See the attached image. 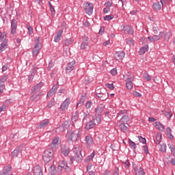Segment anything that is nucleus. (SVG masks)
Listing matches in <instances>:
<instances>
[{
  "mask_svg": "<svg viewBox=\"0 0 175 175\" xmlns=\"http://www.w3.org/2000/svg\"><path fill=\"white\" fill-rule=\"evenodd\" d=\"M92 106V102L88 101L85 104L86 109H91V107Z\"/></svg>",
  "mask_w": 175,
  "mask_h": 175,
  "instance_id": "obj_60",
  "label": "nucleus"
},
{
  "mask_svg": "<svg viewBox=\"0 0 175 175\" xmlns=\"http://www.w3.org/2000/svg\"><path fill=\"white\" fill-rule=\"evenodd\" d=\"M16 31H17V21L13 18L11 20V33H12V35H14L16 34Z\"/></svg>",
  "mask_w": 175,
  "mask_h": 175,
  "instance_id": "obj_13",
  "label": "nucleus"
},
{
  "mask_svg": "<svg viewBox=\"0 0 175 175\" xmlns=\"http://www.w3.org/2000/svg\"><path fill=\"white\" fill-rule=\"evenodd\" d=\"M93 119L94 120V122L96 121V124H97L98 125V124H100V121H101V117L100 115H96L95 118H93Z\"/></svg>",
  "mask_w": 175,
  "mask_h": 175,
  "instance_id": "obj_43",
  "label": "nucleus"
},
{
  "mask_svg": "<svg viewBox=\"0 0 175 175\" xmlns=\"http://www.w3.org/2000/svg\"><path fill=\"white\" fill-rule=\"evenodd\" d=\"M49 147V148H51V150L53 151V152H54V151L58 148V145H55V144L51 143Z\"/></svg>",
  "mask_w": 175,
  "mask_h": 175,
  "instance_id": "obj_47",
  "label": "nucleus"
},
{
  "mask_svg": "<svg viewBox=\"0 0 175 175\" xmlns=\"http://www.w3.org/2000/svg\"><path fill=\"white\" fill-rule=\"evenodd\" d=\"M132 81H133V79L132 78L126 79V87L127 90H132V88H133V84L132 83Z\"/></svg>",
  "mask_w": 175,
  "mask_h": 175,
  "instance_id": "obj_24",
  "label": "nucleus"
},
{
  "mask_svg": "<svg viewBox=\"0 0 175 175\" xmlns=\"http://www.w3.org/2000/svg\"><path fill=\"white\" fill-rule=\"evenodd\" d=\"M88 40H90V38H88V37L85 36H82V42L88 43Z\"/></svg>",
  "mask_w": 175,
  "mask_h": 175,
  "instance_id": "obj_58",
  "label": "nucleus"
},
{
  "mask_svg": "<svg viewBox=\"0 0 175 175\" xmlns=\"http://www.w3.org/2000/svg\"><path fill=\"white\" fill-rule=\"evenodd\" d=\"M60 152L64 157H68L69 156V153L70 152V149L68 146H66V145L62 144L60 146Z\"/></svg>",
  "mask_w": 175,
  "mask_h": 175,
  "instance_id": "obj_10",
  "label": "nucleus"
},
{
  "mask_svg": "<svg viewBox=\"0 0 175 175\" xmlns=\"http://www.w3.org/2000/svg\"><path fill=\"white\" fill-rule=\"evenodd\" d=\"M19 154H21V152L18 149H15L12 152V158H17V157H18Z\"/></svg>",
  "mask_w": 175,
  "mask_h": 175,
  "instance_id": "obj_36",
  "label": "nucleus"
},
{
  "mask_svg": "<svg viewBox=\"0 0 175 175\" xmlns=\"http://www.w3.org/2000/svg\"><path fill=\"white\" fill-rule=\"evenodd\" d=\"M1 175H12V167L10 166L4 167L2 172H1Z\"/></svg>",
  "mask_w": 175,
  "mask_h": 175,
  "instance_id": "obj_18",
  "label": "nucleus"
},
{
  "mask_svg": "<svg viewBox=\"0 0 175 175\" xmlns=\"http://www.w3.org/2000/svg\"><path fill=\"white\" fill-rule=\"evenodd\" d=\"M31 100L36 102L40 99V94H34L30 97Z\"/></svg>",
  "mask_w": 175,
  "mask_h": 175,
  "instance_id": "obj_29",
  "label": "nucleus"
},
{
  "mask_svg": "<svg viewBox=\"0 0 175 175\" xmlns=\"http://www.w3.org/2000/svg\"><path fill=\"white\" fill-rule=\"evenodd\" d=\"M74 157L75 158L76 162L80 163L83 161V155L81 154V149L80 148H75L73 150Z\"/></svg>",
  "mask_w": 175,
  "mask_h": 175,
  "instance_id": "obj_5",
  "label": "nucleus"
},
{
  "mask_svg": "<svg viewBox=\"0 0 175 175\" xmlns=\"http://www.w3.org/2000/svg\"><path fill=\"white\" fill-rule=\"evenodd\" d=\"M104 5H105L106 8H108L110 9L113 6V3H111L110 1H107L105 3Z\"/></svg>",
  "mask_w": 175,
  "mask_h": 175,
  "instance_id": "obj_59",
  "label": "nucleus"
},
{
  "mask_svg": "<svg viewBox=\"0 0 175 175\" xmlns=\"http://www.w3.org/2000/svg\"><path fill=\"white\" fill-rule=\"evenodd\" d=\"M79 137V133L76 132V131L70 130L67 131L66 133V139L68 142H75L77 140Z\"/></svg>",
  "mask_w": 175,
  "mask_h": 175,
  "instance_id": "obj_4",
  "label": "nucleus"
},
{
  "mask_svg": "<svg viewBox=\"0 0 175 175\" xmlns=\"http://www.w3.org/2000/svg\"><path fill=\"white\" fill-rule=\"evenodd\" d=\"M166 132L168 139H170V140H173V139H174V136L172 135V129H170V127H167L166 129Z\"/></svg>",
  "mask_w": 175,
  "mask_h": 175,
  "instance_id": "obj_30",
  "label": "nucleus"
},
{
  "mask_svg": "<svg viewBox=\"0 0 175 175\" xmlns=\"http://www.w3.org/2000/svg\"><path fill=\"white\" fill-rule=\"evenodd\" d=\"M95 155H96V153L95 152V151H93L90 155L88 156L85 159V162H86L87 163L91 162V161H92V159H94V158L95 157Z\"/></svg>",
  "mask_w": 175,
  "mask_h": 175,
  "instance_id": "obj_25",
  "label": "nucleus"
},
{
  "mask_svg": "<svg viewBox=\"0 0 175 175\" xmlns=\"http://www.w3.org/2000/svg\"><path fill=\"white\" fill-rule=\"evenodd\" d=\"M168 147L170 149L172 155H173V157H175V147H174V146L173 144H169Z\"/></svg>",
  "mask_w": 175,
  "mask_h": 175,
  "instance_id": "obj_38",
  "label": "nucleus"
},
{
  "mask_svg": "<svg viewBox=\"0 0 175 175\" xmlns=\"http://www.w3.org/2000/svg\"><path fill=\"white\" fill-rule=\"evenodd\" d=\"M50 124V120L49 119H45L42 121H41L39 124V128L40 129H44L47 125Z\"/></svg>",
  "mask_w": 175,
  "mask_h": 175,
  "instance_id": "obj_21",
  "label": "nucleus"
},
{
  "mask_svg": "<svg viewBox=\"0 0 175 175\" xmlns=\"http://www.w3.org/2000/svg\"><path fill=\"white\" fill-rule=\"evenodd\" d=\"M95 125H96V123L95 122V119H92V120L86 123L85 129L90 131V129H92V128H94Z\"/></svg>",
  "mask_w": 175,
  "mask_h": 175,
  "instance_id": "obj_19",
  "label": "nucleus"
},
{
  "mask_svg": "<svg viewBox=\"0 0 175 175\" xmlns=\"http://www.w3.org/2000/svg\"><path fill=\"white\" fill-rule=\"evenodd\" d=\"M95 93L98 98H101V100H106L109 98V93H107V91L105 88H96Z\"/></svg>",
  "mask_w": 175,
  "mask_h": 175,
  "instance_id": "obj_3",
  "label": "nucleus"
},
{
  "mask_svg": "<svg viewBox=\"0 0 175 175\" xmlns=\"http://www.w3.org/2000/svg\"><path fill=\"white\" fill-rule=\"evenodd\" d=\"M104 21H110V20H113L114 18V16L113 15H107L105 16H104Z\"/></svg>",
  "mask_w": 175,
  "mask_h": 175,
  "instance_id": "obj_49",
  "label": "nucleus"
},
{
  "mask_svg": "<svg viewBox=\"0 0 175 175\" xmlns=\"http://www.w3.org/2000/svg\"><path fill=\"white\" fill-rule=\"evenodd\" d=\"M154 140V143L156 144H160L161 141L162 140V135L161 134H157Z\"/></svg>",
  "mask_w": 175,
  "mask_h": 175,
  "instance_id": "obj_33",
  "label": "nucleus"
},
{
  "mask_svg": "<svg viewBox=\"0 0 175 175\" xmlns=\"http://www.w3.org/2000/svg\"><path fill=\"white\" fill-rule=\"evenodd\" d=\"M57 169L58 170H62V169H64V170H66L67 172L70 171V167L68 165V163L65 161H59Z\"/></svg>",
  "mask_w": 175,
  "mask_h": 175,
  "instance_id": "obj_9",
  "label": "nucleus"
},
{
  "mask_svg": "<svg viewBox=\"0 0 175 175\" xmlns=\"http://www.w3.org/2000/svg\"><path fill=\"white\" fill-rule=\"evenodd\" d=\"M8 48V42H1L0 44V53L5 51Z\"/></svg>",
  "mask_w": 175,
  "mask_h": 175,
  "instance_id": "obj_35",
  "label": "nucleus"
},
{
  "mask_svg": "<svg viewBox=\"0 0 175 175\" xmlns=\"http://www.w3.org/2000/svg\"><path fill=\"white\" fill-rule=\"evenodd\" d=\"M55 102L54 101V100H51L48 103L47 107H49V109H51V107H53V106H55Z\"/></svg>",
  "mask_w": 175,
  "mask_h": 175,
  "instance_id": "obj_51",
  "label": "nucleus"
},
{
  "mask_svg": "<svg viewBox=\"0 0 175 175\" xmlns=\"http://www.w3.org/2000/svg\"><path fill=\"white\" fill-rule=\"evenodd\" d=\"M54 158V152L51 149L44 150L42 154V159L45 163H49Z\"/></svg>",
  "mask_w": 175,
  "mask_h": 175,
  "instance_id": "obj_2",
  "label": "nucleus"
},
{
  "mask_svg": "<svg viewBox=\"0 0 175 175\" xmlns=\"http://www.w3.org/2000/svg\"><path fill=\"white\" fill-rule=\"evenodd\" d=\"M81 49L82 50H86L87 49H90V45H88V42H82L81 44Z\"/></svg>",
  "mask_w": 175,
  "mask_h": 175,
  "instance_id": "obj_41",
  "label": "nucleus"
},
{
  "mask_svg": "<svg viewBox=\"0 0 175 175\" xmlns=\"http://www.w3.org/2000/svg\"><path fill=\"white\" fill-rule=\"evenodd\" d=\"M147 51H148V45H145V46H142V48H140V49L139 51V55H143V54H146V53H147Z\"/></svg>",
  "mask_w": 175,
  "mask_h": 175,
  "instance_id": "obj_26",
  "label": "nucleus"
},
{
  "mask_svg": "<svg viewBox=\"0 0 175 175\" xmlns=\"http://www.w3.org/2000/svg\"><path fill=\"white\" fill-rule=\"evenodd\" d=\"M164 116L168 120H170V118H172V116H173V114H172V113H170V112L165 111V112H164Z\"/></svg>",
  "mask_w": 175,
  "mask_h": 175,
  "instance_id": "obj_53",
  "label": "nucleus"
},
{
  "mask_svg": "<svg viewBox=\"0 0 175 175\" xmlns=\"http://www.w3.org/2000/svg\"><path fill=\"white\" fill-rule=\"evenodd\" d=\"M43 87V82H40L39 83L36 84L31 88V92L33 94H36L38 92H40V90Z\"/></svg>",
  "mask_w": 175,
  "mask_h": 175,
  "instance_id": "obj_12",
  "label": "nucleus"
},
{
  "mask_svg": "<svg viewBox=\"0 0 175 175\" xmlns=\"http://www.w3.org/2000/svg\"><path fill=\"white\" fill-rule=\"evenodd\" d=\"M125 42L127 44H129V46H133V42L135 41L132 39L127 38L126 39Z\"/></svg>",
  "mask_w": 175,
  "mask_h": 175,
  "instance_id": "obj_54",
  "label": "nucleus"
},
{
  "mask_svg": "<svg viewBox=\"0 0 175 175\" xmlns=\"http://www.w3.org/2000/svg\"><path fill=\"white\" fill-rule=\"evenodd\" d=\"M159 148L161 152H166V144H160Z\"/></svg>",
  "mask_w": 175,
  "mask_h": 175,
  "instance_id": "obj_44",
  "label": "nucleus"
},
{
  "mask_svg": "<svg viewBox=\"0 0 175 175\" xmlns=\"http://www.w3.org/2000/svg\"><path fill=\"white\" fill-rule=\"evenodd\" d=\"M26 28L28 31L29 36H31V35L33 33V28H32V27H31L29 25H26Z\"/></svg>",
  "mask_w": 175,
  "mask_h": 175,
  "instance_id": "obj_39",
  "label": "nucleus"
},
{
  "mask_svg": "<svg viewBox=\"0 0 175 175\" xmlns=\"http://www.w3.org/2000/svg\"><path fill=\"white\" fill-rule=\"evenodd\" d=\"M139 141L140 143H142L143 144H146L147 143V141L146 140V138L142 137V136H137Z\"/></svg>",
  "mask_w": 175,
  "mask_h": 175,
  "instance_id": "obj_52",
  "label": "nucleus"
},
{
  "mask_svg": "<svg viewBox=\"0 0 175 175\" xmlns=\"http://www.w3.org/2000/svg\"><path fill=\"white\" fill-rule=\"evenodd\" d=\"M58 142H59V137H55L53 140H52V144H55L56 146H58Z\"/></svg>",
  "mask_w": 175,
  "mask_h": 175,
  "instance_id": "obj_56",
  "label": "nucleus"
},
{
  "mask_svg": "<svg viewBox=\"0 0 175 175\" xmlns=\"http://www.w3.org/2000/svg\"><path fill=\"white\" fill-rule=\"evenodd\" d=\"M154 124L155 127L159 129V131H161V132H163L165 131V126L162 124L160 122H156Z\"/></svg>",
  "mask_w": 175,
  "mask_h": 175,
  "instance_id": "obj_27",
  "label": "nucleus"
},
{
  "mask_svg": "<svg viewBox=\"0 0 175 175\" xmlns=\"http://www.w3.org/2000/svg\"><path fill=\"white\" fill-rule=\"evenodd\" d=\"M163 36L165 38V40H167V42H169V39L172 37V33L170 31L166 32L165 33H163Z\"/></svg>",
  "mask_w": 175,
  "mask_h": 175,
  "instance_id": "obj_40",
  "label": "nucleus"
},
{
  "mask_svg": "<svg viewBox=\"0 0 175 175\" xmlns=\"http://www.w3.org/2000/svg\"><path fill=\"white\" fill-rule=\"evenodd\" d=\"M83 9L87 14L91 16L94 12V4L87 2L83 5Z\"/></svg>",
  "mask_w": 175,
  "mask_h": 175,
  "instance_id": "obj_7",
  "label": "nucleus"
},
{
  "mask_svg": "<svg viewBox=\"0 0 175 175\" xmlns=\"http://www.w3.org/2000/svg\"><path fill=\"white\" fill-rule=\"evenodd\" d=\"M70 103V100L69 99H66L60 105V109L62 111H65L69 107V104Z\"/></svg>",
  "mask_w": 175,
  "mask_h": 175,
  "instance_id": "obj_14",
  "label": "nucleus"
},
{
  "mask_svg": "<svg viewBox=\"0 0 175 175\" xmlns=\"http://www.w3.org/2000/svg\"><path fill=\"white\" fill-rule=\"evenodd\" d=\"M105 87L109 90H114V85H113V83H106Z\"/></svg>",
  "mask_w": 175,
  "mask_h": 175,
  "instance_id": "obj_57",
  "label": "nucleus"
},
{
  "mask_svg": "<svg viewBox=\"0 0 175 175\" xmlns=\"http://www.w3.org/2000/svg\"><path fill=\"white\" fill-rule=\"evenodd\" d=\"M75 65H76V61L72 60V62H69L66 67V70L68 73H70L72 70L75 69Z\"/></svg>",
  "mask_w": 175,
  "mask_h": 175,
  "instance_id": "obj_17",
  "label": "nucleus"
},
{
  "mask_svg": "<svg viewBox=\"0 0 175 175\" xmlns=\"http://www.w3.org/2000/svg\"><path fill=\"white\" fill-rule=\"evenodd\" d=\"M126 113H128L126 110L120 111L116 116L118 121H120L122 124H128L130 118L129 116L126 115Z\"/></svg>",
  "mask_w": 175,
  "mask_h": 175,
  "instance_id": "obj_1",
  "label": "nucleus"
},
{
  "mask_svg": "<svg viewBox=\"0 0 175 175\" xmlns=\"http://www.w3.org/2000/svg\"><path fill=\"white\" fill-rule=\"evenodd\" d=\"M143 77L146 81H150L151 77L150 76V75H148V73L147 72L144 73Z\"/></svg>",
  "mask_w": 175,
  "mask_h": 175,
  "instance_id": "obj_50",
  "label": "nucleus"
},
{
  "mask_svg": "<svg viewBox=\"0 0 175 175\" xmlns=\"http://www.w3.org/2000/svg\"><path fill=\"white\" fill-rule=\"evenodd\" d=\"M72 40L70 39H66L64 42L63 44L64 46H70V44H72Z\"/></svg>",
  "mask_w": 175,
  "mask_h": 175,
  "instance_id": "obj_45",
  "label": "nucleus"
},
{
  "mask_svg": "<svg viewBox=\"0 0 175 175\" xmlns=\"http://www.w3.org/2000/svg\"><path fill=\"white\" fill-rule=\"evenodd\" d=\"M126 31L128 32V33H130V35H133V33H135L133 29H132V27L131 26H126Z\"/></svg>",
  "mask_w": 175,
  "mask_h": 175,
  "instance_id": "obj_42",
  "label": "nucleus"
},
{
  "mask_svg": "<svg viewBox=\"0 0 175 175\" xmlns=\"http://www.w3.org/2000/svg\"><path fill=\"white\" fill-rule=\"evenodd\" d=\"M9 69V65L8 64H5L4 66L2 67V72H6Z\"/></svg>",
  "mask_w": 175,
  "mask_h": 175,
  "instance_id": "obj_63",
  "label": "nucleus"
},
{
  "mask_svg": "<svg viewBox=\"0 0 175 175\" xmlns=\"http://www.w3.org/2000/svg\"><path fill=\"white\" fill-rule=\"evenodd\" d=\"M39 43H40V41L38 38L36 39L34 47L32 49V54L33 57H38L40 50L42 49V48L39 46Z\"/></svg>",
  "mask_w": 175,
  "mask_h": 175,
  "instance_id": "obj_6",
  "label": "nucleus"
},
{
  "mask_svg": "<svg viewBox=\"0 0 175 175\" xmlns=\"http://www.w3.org/2000/svg\"><path fill=\"white\" fill-rule=\"evenodd\" d=\"M85 143L87 144L88 148H91V146L94 144V139H92V137L90 135H87L85 137Z\"/></svg>",
  "mask_w": 175,
  "mask_h": 175,
  "instance_id": "obj_15",
  "label": "nucleus"
},
{
  "mask_svg": "<svg viewBox=\"0 0 175 175\" xmlns=\"http://www.w3.org/2000/svg\"><path fill=\"white\" fill-rule=\"evenodd\" d=\"M63 33H64V29H59L57 32L56 36H55L54 37V42H55V43H58V42L61 40V38L62 36Z\"/></svg>",
  "mask_w": 175,
  "mask_h": 175,
  "instance_id": "obj_20",
  "label": "nucleus"
},
{
  "mask_svg": "<svg viewBox=\"0 0 175 175\" xmlns=\"http://www.w3.org/2000/svg\"><path fill=\"white\" fill-rule=\"evenodd\" d=\"M163 31H160L159 35H154L153 36V39L154 40V42H157V40H161V39H162V38H163Z\"/></svg>",
  "mask_w": 175,
  "mask_h": 175,
  "instance_id": "obj_32",
  "label": "nucleus"
},
{
  "mask_svg": "<svg viewBox=\"0 0 175 175\" xmlns=\"http://www.w3.org/2000/svg\"><path fill=\"white\" fill-rule=\"evenodd\" d=\"M114 58L116 61H122L125 58V52L118 51L116 52L114 55Z\"/></svg>",
  "mask_w": 175,
  "mask_h": 175,
  "instance_id": "obj_11",
  "label": "nucleus"
},
{
  "mask_svg": "<svg viewBox=\"0 0 175 175\" xmlns=\"http://www.w3.org/2000/svg\"><path fill=\"white\" fill-rule=\"evenodd\" d=\"M142 150L144 152L145 154H148V147L147 146H143Z\"/></svg>",
  "mask_w": 175,
  "mask_h": 175,
  "instance_id": "obj_61",
  "label": "nucleus"
},
{
  "mask_svg": "<svg viewBox=\"0 0 175 175\" xmlns=\"http://www.w3.org/2000/svg\"><path fill=\"white\" fill-rule=\"evenodd\" d=\"M33 172L34 175H43V171H42V167H40V166L39 165H36L34 167Z\"/></svg>",
  "mask_w": 175,
  "mask_h": 175,
  "instance_id": "obj_22",
  "label": "nucleus"
},
{
  "mask_svg": "<svg viewBox=\"0 0 175 175\" xmlns=\"http://www.w3.org/2000/svg\"><path fill=\"white\" fill-rule=\"evenodd\" d=\"M0 42H1V43H8V40H6V34L1 33Z\"/></svg>",
  "mask_w": 175,
  "mask_h": 175,
  "instance_id": "obj_37",
  "label": "nucleus"
},
{
  "mask_svg": "<svg viewBox=\"0 0 175 175\" xmlns=\"http://www.w3.org/2000/svg\"><path fill=\"white\" fill-rule=\"evenodd\" d=\"M87 99L85 94L82 95L80 98L79 103H77L76 109H81L83 105H84V102Z\"/></svg>",
  "mask_w": 175,
  "mask_h": 175,
  "instance_id": "obj_16",
  "label": "nucleus"
},
{
  "mask_svg": "<svg viewBox=\"0 0 175 175\" xmlns=\"http://www.w3.org/2000/svg\"><path fill=\"white\" fill-rule=\"evenodd\" d=\"M8 79H9V76L8 75H3L1 79H0V84H2V83H5V81H8Z\"/></svg>",
  "mask_w": 175,
  "mask_h": 175,
  "instance_id": "obj_48",
  "label": "nucleus"
},
{
  "mask_svg": "<svg viewBox=\"0 0 175 175\" xmlns=\"http://www.w3.org/2000/svg\"><path fill=\"white\" fill-rule=\"evenodd\" d=\"M120 128V131H122V132H124V133H126V132H128V126H126L125 125V123H121L119 125Z\"/></svg>",
  "mask_w": 175,
  "mask_h": 175,
  "instance_id": "obj_34",
  "label": "nucleus"
},
{
  "mask_svg": "<svg viewBox=\"0 0 175 175\" xmlns=\"http://www.w3.org/2000/svg\"><path fill=\"white\" fill-rule=\"evenodd\" d=\"M119 172H120V170L118 169V167H115L113 175H120Z\"/></svg>",
  "mask_w": 175,
  "mask_h": 175,
  "instance_id": "obj_62",
  "label": "nucleus"
},
{
  "mask_svg": "<svg viewBox=\"0 0 175 175\" xmlns=\"http://www.w3.org/2000/svg\"><path fill=\"white\" fill-rule=\"evenodd\" d=\"M134 173L135 175H146L144 169H143L142 167H139V168L134 167Z\"/></svg>",
  "mask_w": 175,
  "mask_h": 175,
  "instance_id": "obj_23",
  "label": "nucleus"
},
{
  "mask_svg": "<svg viewBox=\"0 0 175 175\" xmlns=\"http://www.w3.org/2000/svg\"><path fill=\"white\" fill-rule=\"evenodd\" d=\"M4 90H5V85L3 84L0 85V95H2V94H3Z\"/></svg>",
  "mask_w": 175,
  "mask_h": 175,
  "instance_id": "obj_64",
  "label": "nucleus"
},
{
  "mask_svg": "<svg viewBox=\"0 0 175 175\" xmlns=\"http://www.w3.org/2000/svg\"><path fill=\"white\" fill-rule=\"evenodd\" d=\"M70 126V121L66 120L64 121L61 126L57 127L56 129L58 132H65Z\"/></svg>",
  "mask_w": 175,
  "mask_h": 175,
  "instance_id": "obj_8",
  "label": "nucleus"
},
{
  "mask_svg": "<svg viewBox=\"0 0 175 175\" xmlns=\"http://www.w3.org/2000/svg\"><path fill=\"white\" fill-rule=\"evenodd\" d=\"M90 118V112H84L83 113V120H88Z\"/></svg>",
  "mask_w": 175,
  "mask_h": 175,
  "instance_id": "obj_55",
  "label": "nucleus"
},
{
  "mask_svg": "<svg viewBox=\"0 0 175 175\" xmlns=\"http://www.w3.org/2000/svg\"><path fill=\"white\" fill-rule=\"evenodd\" d=\"M79 114H80V111L79 110V108L77 109V111L75 112L74 114H72V121H77L79 120Z\"/></svg>",
  "mask_w": 175,
  "mask_h": 175,
  "instance_id": "obj_28",
  "label": "nucleus"
},
{
  "mask_svg": "<svg viewBox=\"0 0 175 175\" xmlns=\"http://www.w3.org/2000/svg\"><path fill=\"white\" fill-rule=\"evenodd\" d=\"M129 146L132 150H136V143L133 142L132 140H129Z\"/></svg>",
  "mask_w": 175,
  "mask_h": 175,
  "instance_id": "obj_46",
  "label": "nucleus"
},
{
  "mask_svg": "<svg viewBox=\"0 0 175 175\" xmlns=\"http://www.w3.org/2000/svg\"><path fill=\"white\" fill-rule=\"evenodd\" d=\"M152 8H153L154 10L158 11V10H161V9H162V5L160 4L159 2L157 1L152 4Z\"/></svg>",
  "mask_w": 175,
  "mask_h": 175,
  "instance_id": "obj_31",
  "label": "nucleus"
}]
</instances>
